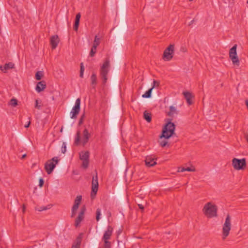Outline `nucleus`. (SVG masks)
Returning <instances> with one entry per match:
<instances>
[{"instance_id":"f257e3e1","label":"nucleus","mask_w":248,"mask_h":248,"mask_svg":"<svg viewBox=\"0 0 248 248\" xmlns=\"http://www.w3.org/2000/svg\"><path fill=\"white\" fill-rule=\"evenodd\" d=\"M113 232V229L111 226H108L103 234L102 238L103 244L100 243L99 248H111V244L109 240L110 239Z\"/></svg>"},{"instance_id":"f03ea898","label":"nucleus","mask_w":248,"mask_h":248,"mask_svg":"<svg viewBox=\"0 0 248 248\" xmlns=\"http://www.w3.org/2000/svg\"><path fill=\"white\" fill-rule=\"evenodd\" d=\"M217 206L210 202L206 203L202 209L203 214L209 218L217 217Z\"/></svg>"},{"instance_id":"7ed1b4c3","label":"nucleus","mask_w":248,"mask_h":248,"mask_svg":"<svg viewBox=\"0 0 248 248\" xmlns=\"http://www.w3.org/2000/svg\"><path fill=\"white\" fill-rule=\"evenodd\" d=\"M110 69V61L106 59L100 69V75L103 80V84H105L108 79V74Z\"/></svg>"},{"instance_id":"20e7f679","label":"nucleus","mask_w":248,"mask_h":248,"mask_svg":"<svg viewBox=\"0 0 248 248\" xmlns=\"http://www.w3.org/2000/svg\"><path fill=\"white\" fill-rule=\"evenodd\" d=\"M175 128V124L170 121H168L164 127L162 136L160 137L169 138L173 134Z\"/></svg>"},{"instance_id":"39448f33","label":"nucleus","mask_w":248,"mask_h":248,"mask_svg":"<svg viewBox=\"0 0 248 248\" xmlns=\"http://www.w3.org/2000/svg\"><path fill=\"white\" fill-rule=\"evenodd\" d=\"M231 229V218L228 214L222 226V238L225 239L229 234Z\"/></svg>"},{"instance_id":"423d86ee","label":"nucleus","mask_w":248,"mask_h":248,"mask_svg":"<svg viewBox=\"0 0 248 248\" xmlns=\"http://www.w3.org/2000/svg\"><path fill=\"white\" fill-rule=\"evenodd\" d=\"M59 159L58 157L55 156L51 160H48L45 164V169L48 174H50L53 170L56 165L58 163Z\"/></svg>"},{"instance_id":"0eeeda50","label":"nucleus","mask_w":248,"mask_h":248,"mask_svg":"<svg viewBox=\"0 0 248 248\" xmlns=\"http://www.w3.org/2000/svg\"><path fill=\"white\" fill-rule=\"evenodd\" d=\"M237 45H234L230 50L229 57L232 61V64L238 66L240 61L237 55Z\"/></svg>"},{"instance_id":"6e6552de","label":"nucleus","mask_w":248,"mask_h":248,"mask_svg":"<svg viewBox=\"0 0 248 248\" xmlns=\"http://www.w3.org/2000/svg\"><path fill=\"white\" fill-rule=\"evenodd\" d=\"M80 99L78 98L76 100L74 106L72 108L70 113V117L71 119H76L78 114L79 113L80 109Z\"/></svg>"},{"instance_id":"1a4fd4ad","label":"nucleus","mask_w":248,"mask_h":248,"mask_svg":"<svg viewBox=\"0 0 248 248\" xmlns=\"http://www.w3.org/2000/svg\"><path fill=\"white\" fill-rule=\"evenodd\" d=\"M232 165L236 170H243L244 167L246 166V159L245 158L239 159L234 158L232 160Z\"/></svg>"},{"instance_id":"9d476101","label":"nucleus","mask_w":248,"mask_h":248,"mask_svg":"<svg viewBox=\"0 0 248 248\" xmlns=\"http://www.w3.org/2000/svg\"><path fill=\"white\" fill-rule=\"evenodd\" d=\"M174 46L170 45L164 51L163 53V59L167 61H170L172 58V54L174 52Z\"/></svg>"},{"instance_id":"9b49d317","label":"nucleus","mask_w":248,"mask_h":248,"mask_svg":"<svg viewBox=\"0 0 248 248\" xmlns=\"http://www.w3.org/2000/svg\"><path fill=\"white\" fill-rule=\"evenodd\" d=\"M89 152L88 151L82 152L80 154V159L82 161V166L86 169L89 165Z\"/></svg>"},{"instance_id":"f8f14e48","label":"nucleus","mask_w":248,"mask_h":248,"mask_svg":"<svg viewBox=\"0 0 248 248\" xmlns=\"http://www.w3.org/2000/svg\"><path fill=\"white\" fill-rule=\"evenodd\" d=\"M156 159L152 155H148L145 159V165L148 167H151L156 164Z\"/></svg>"},{"instance_id":"ddd939ff","label":"nucleus","mask_w":248,"mask_h":248,"mask_svg":"<svg viewBox=\"0 0 248 248\" xmlns=\"http://www.w3.org/2000/svg\"><path fill=\"white\" fill-rule=\"evenodd\" d=\"M98 179L97 176H93V181H92V192H91V197L92 198H93L98 190Z\"/></svg>"},{"instance_id":"4468645a","label":"nucleus","mask_w":248,"mask_h":248,"mask_svg":"<svg viewBox=\"0 0 248 248\" xmlns=\"http://www.w3.org/2000/svg\"><path fill=\"white\" fill-rule=\"evenodd\" d=\"M86 209L85 207H82L80 210V211L78 215V217L76 219L75 221V226L78 227L79 224L80 223L81 221L83 220L84 218V215Z\"/></svg>"},{"instance_id":"2eb2a0df","label":"nucleus","mask_w":248,"mask_h":248,"mask_svg":"<svg viewBox=\"0 0 248 248\" xmlns=\"http://www.w3.org/2000/svg\"><path fill=\"white\" fill-rule=\"evenodd\" d=\"M59 43V39L58 36L56 35L52 36L50 38V44L52 49H55Z\"/></svg>"},{"instance_id":"dca6fc26","label":"nucleus","mask_w":248,"mask_h":248,"mask_svg":"<svg viewBox=\"0 0 248 248\" xmlns=\"http://www.w3.org/2000/svg\"><path fill=\"white\" fill-rule=\"evenodd\" d=\"M90 138V134L87 129H85L83 132V137L81 139V142L83 144H86Z\"/></svg>"},{"instance_id":"f3484780","label":"nucleus","mask_w":248,"mask_h":248,"mask_svg":"<svg viewBox=\"0 0 248 248\" xmlns=\"http://www.w3.org/2000/svg\"><path fill=\"white\" fill-rule=\"evenodd\" d=\"M46 87V84L44 81L39 82L35 88L36 91L38 93H40L43 91Z\"/></svg>"},{"instance_id":"a211bd4d","label":"nucleus","mask_w":248,"mask_h":248,"mask_svg":"<svg viewBox=\"0 0 248 248\" xmlns=\"http://www.w3.org/2000/svg\"><path fill=\"white\" fill-rule=\"evenodd\" d=\"M14 64L12 62H9L8 63H6L4 66H0V69L3 72H6L7 70L12 69L14 68Z\"/></svg>"},{"instance_id":"6ab92c4d","label":"nucleus","mask_w":248,"mask_h":248,"mask_svg":"<svg viewBox=\"0 0 248 248\" xmlns=\"http://www.w3.org/2000/svg\"><path fill=\"white\" fill-rule=\"evenodd\" d=\"M183 94L186 100V102H187V104L188 105L192 104V101L191 99L192 96L191 93L188 91H185L183 93Z\"/></svg>"},{"instance_id":"aec40b11","label":"nucleus","mask_w":248,"mask_h":248,"mask_svg":"<svg viewBox=\"0 0 248 248\" xmlns=\"http://www.w3.org/2000/svg\"><path fill=\"white\" fill-rule=\"evenodd\" d=\"M80 17H81V15H80V13L77 14L76 16V19H75V24H74V29L75 31H77L78 29L79 24V21H80Z\"/></svg>"},{"instance_id":"412c9836","label":"nucleus","mask_w":248,"mask_h":248,"mask_svg":"<svg viewBox=\"0 0 248 248\" xmlns=\"http://www.w3.org/2000/svg\"><path fill=\"white\" fill-rule=\"evenodd\" d=\"M195 170V169L194 168L187 167L186 168H185L179 167L178 168L177 172H184L185 171H194Z\"/></svg>"},{"instance_id":"4be33fe9","label":"nucleus","mask_w":248,"mask_h":248,"mask_svg":"<svg viewBox=\"0 0 248 248\" xmlns=\"http://www.w3.org/2000/svg\"><path fill=\"white\" fill-rule=\"evenodd\" d=\"M178 113V111L175 107L173 106H170V111L168 112V115L170 116H172L174 114H177Z\"/></svg>"},{"instance_id":"5701e85b","label":"nucleus","mask_w":248,"mask_h":248,"mask_svg":"<svg viewBox=\"0 0 248 248\" xmlns=\"http://www.w3.org/2000/svg\"><path fill=\"white\" fill-rule=\"evenodd\" d=\"M144 118L148 122H150L152 120L151 114L148 112L147 111H145L143 114Z\"/></svg>"},{"instance_id":"b1692460","label":"nucleus","mask_w":248,"mask_h":248,"mask_svg":"<svg viewBox=\"0 0 248 248\" xmlns=\"http://www.w3.org/2000/svg\"><path fill=\"white\" fill-rule=\"evenodd\" d=\"M91 84L94 88L96 84V75L95 74L93 73L91 77Z\"/></svg>"},{"instance_id":"393cba45","label":"nucleus","mask_w":248,"mask_h":248,"mask_svg":"<svg viewBox=\"0 0 248 248\" xmlns=\"http://www.w3.org/2000/svg\"><path fill=\"white\" fill-rule=\"evenodd\" d=\"M153 88H151L149 90L146 91L144 94L142 95L143 98H150L151 96Z\"/></svg>"},{"instance_id":"a878e982","label":"nucleus","mask_w":248,"mask_h":248,"mask_svg":"<svg viewBox=\"0 0 248 248\" xmlns=\"http://www.w3.org/2000/svg\"><path fill=\"white\" fill-rule=\"evenodd\" d=\"M81 200L82 196L80 195L78 196L75 200L74 204L79 206L81 202Z\"/></svg>"},{"instance_id":"bb28decb","label":"nucleus","mask_w":248,"mask_h":248,"mask_svg":"<svg viewBox=\"0 0 248 248\" xmlns=\"http://www.w3.org/2000/svg\"><path fill=\"white\" fill-rule=\"evenodd\" d=\"M100 44V38L98 36L96 35L94 37L93 46H97Z\"/></svg>"},{"instance_id":"cd10ccee","label":"nucleus","mask_w":248,"mask_h":248,"mask_svg":"<svg viewBox=\"0 0 248 248\" xmlns=\"http://www.w3.org/2000/svg\"><path fill=\"white\" fill-rule=\"evenodd\" d=\"M96 47H97L96 46H93L91 48V50L90 51V55L91 57H93L95 55V54L96 52Z\"/></svg>"},{"instance_id":"c85d7f7f","label":"nucleus","mask_w":248,"mask_h":248,"mask_svg":"<svg viewBox=\"0 0 248 248\" xmlns=\"http://www.w3.org/2000/svg\"><path fill=\"white\" fill-rule=\"evenodd\" d=\"M43 75V72L38 71L35 74V78L37 80H40Z\"/></svg>"},{"instance_id":"c756f323","label":"nucleus","mask_w":248,"mask_h":248,"mask_svg":"<svg viewBox=\"0 0 248 248\" xmlns=\"http://www.w3.org/2000/svg\"><path fill=\"white\" fill-rule=\"evenodd\" d=\"M79 140H80V133L79 131H78L77 132L76 137H75V143L76 145L78 144Z\"/></svg>"},{"instance_id":"7c9ffc66","label":"nucleus","mask_w":248,"mask_h":248,"mask_svg":"<svg viewBox=\"0 0 248 248\" xmlns=\"http://www.w3.org/2000/svg\"><path fill=\"white\" fill-rule=\"evenodd\" d=\"M96 219L97 221H99L100 219V217L101 216V210L99 208L97 209L96 212Z\"/></svg>"},{"instance_id":"2f4dec72","label":"nucleus","mask_w":248,"mask_h":248,"mask_svg":"<svg viewBox=\"0 0 248 248\" xmlns=\"http://www.w3.org/2000/svg\"><path fill=\"white\" fill-rule=\"evenodd\" d=\"M66 152V145L65 142H63L62 146V152L64 154Z\"/></svg>"},{"instance_id":"473e14b6","label":"nucleus","mask_w":248,"mask_h":248,"mask_svg":"<svg viewBox=\"0 0 248 248\" xmlns=\"http://www.w3.org/2000/svg\"><path fill=\"white\" fill-rule=\"evenodd\" d=\"M10 104L12 106L15 107L17 104L16 99H12L10 101Z\"/></svg>"},{"instance_id":"72a5a7b5","label":"nucleus","mask_w":248,"mask_h":248,"mask_svg":"<svg viewBox=\"0 0 248 248\" xmlns=\"http://www.w3.org/2000/svg\"><path fill=\"white\" fill-rule=\"evenodd\" d=\"M159 85V83L158 81L154 80L153 82V85H152V88H153V89L155 87L158 86Z\"/></svg>"},{"instance_id":"f704fd0d","label":"nucleus","mask_w":248,"mask_h":248,"mask_svg":"<svg viewBox=\"0 0 248 248\" xmlns=\"http://www.w3.org/2000/svg\"><path fill=\"white\" fill-rule=\"evenodd\" d=\"M35 108L39 109L41 108V105H39L38 103V100H35Z\"/></svg>"},{"instance_id":"c9c22d12","label":"nucleus","mask_w":248,"mask_h":248,"mask_svg":"<svg viewBox=\"0 0 248 248\" xmlns=\"http://www.w3.org/2000/svg\"><path fill=\"white\" fill-rule=\"evenodd\" d=\"M84 116H85V115L84 114L81 117V118L79 121V124H82V123L83 122V119H84Z\"/></svg>"},{"instance_id":"e433bc0d","label":"nucleus","mask_w":248,"mask_h":248,"mask_svg":"<svg viewBox=\"0 0 248 248\" xmlns=\"http://www.w3.org/2000/svg\"><path fill=\"white\" fill-rule=\"evenodd\" d=\"M44 180L42 179V178H40L39 179V186L40 187H42L44 184Z\"/></svg>"},{"instance_id":"4c0bfd02","label":"nucleus","mask_w":248,"mask_h":248,"mask_svg":"<svg viewBox=\"0 0 248 248\" xmlns=\"http://www.w3.org/2000/svg\"><path fill=\"white\" fill-rule=\"evenodd\" d=\"M78 207H79L78 205H76V204H74V205L72 207V210H75V211H77V210L78 208Z\"/></svg>"},{"instance_id":"58836bf2","label":"nucleus","mask_w":248,"mask_h":248,"mask_svg":"<svg viewBox=\"0 0 248 248\" xmlns=\"http://www.w3.org/2000/svg\"><path fill=\"white\" fill-rule=\"evenodd\" d=\"M167 144V142L166 141H162L160 142V144L162 147L165 146Z\"/></svg>"},{"instance_id":"ea45409f","label":"nucleus","mask_w":248,"mask_h":248,"mask_svg":"<svg viewBox=\"0 0 248 248\" xmlns=\"http://www.w3.org/2000/svg\"><path fill=\"white\" fill-rule=\"evenodd\" d=\"M47 208L46 207H40L39 209H38V211H44V210H46Z\"/></svg>"},{"instance_id":"a19ab883","label":"nucleus","mask_w":248,"mask_h":248,"mask_svg":"<svg viewBox=\"0 0 248 248\" xmlns=\"http://www.w3.org/2000/svg\"><path fill=\"white\" fill-rule=\"evenodd\" d=\"M80 244H76V245H74L72 246V248H79Z\"/></svg>"},{"instance_id":"79ce46f5","label":"nucleus","mask_w":248,"mask_h":248,"mask_svg":"<svg viewBox=\"0 0 248 248\" xmlns=\"http://www.w3.org/2000/svg\"><path fill=\"white\" fill-rule=\"evenodd\" d=\"M80 71H83V72L84 71V66H83V63H80Z\"/></svg>"},{"instance_id":"37998d69","label":"nucleus","mask_w":248,"mask_h":248,"mask_svg":"<svg viewBox=\"0 0 248 248\" xmlns=\"http://www.w3.org/2000/svg\"><path fill=\"white\" fill-rule=\"evenodd\" d=\"M76 214V211L72 210L71 217H74Z\"/></svg>"},{"instance_id":"c03bdc74","label":"nucleus","mask_w":248,"mask_h":248,"mask_svg":"<svg viewBox=\"0 0 248 248\" xmlns=\"http://www.w3.org/2000/svg\"><path fill=\"white\" fill-rule=\"evenodd\" d=\"M138 206L139 207V208L142 210H143L144 209V206L142 204H138Z\"/></svg>"},{"instance_id":"a18cd8bd","label":"nucleus","mask_w":248,"mask_h":248,"mask_svg":"<svg viewBox=\"0 0 248 248\" xmlns=\"http://www.w3.org/2000/svg\"><path fill=\"white\" fill-rule=\"evenodd\" d=\"M30 124H31V122L29 121L28 122L27 124H25V126H25V127H26V128H28V127H29V126H30Z\"/></svg>"},{"instance_id":"49530a36","label":"nucleus","mask_w":248,"mask_h":248,"mask_svg":"<svg viewBox=\"0 0 248 248\" xmlns=\"http://www.w3.org/2000/svg\"><path fill=\"white\" fill-rule=\"evenodd\" d=\"M83 73H84V72L80 71V77L81 78H83Z\"/></svg>"},{"instance_id":"de8ad7c7","label":"nucleus","mask_w":248,"mask_h":248,"mask_svg":"<svg viewBox=\"0 0 248 248\" xmlns=\"http://www.w3.org/2000/svg\"><path fill=\"white\" fill-rule=\"evenodd\" d=\"M26 155L25 154V155H22V158H24V157L26 156Z\"/></svg>"},{"instance_id":"09e8293b","label":"nucleus","mask_w":248,"mask_h":248,"mask_svg":"<svg viewBox=\"0 0 248 248\" xmlns=\"http://www.w3.org/2000/svg\"><path fill=\"white\" fill-rule=\"evenodd\" d=\"M23 211H24V210H25V208H24V207L23 208Z\"/></svg>"},{"instance_id":"8fccbe9b","label":"nucleus","mask_w":248,"mask_h":248,"mask_svg":"<svg viewBox=\"0 0 248 248\" xmlns=\"http://www.w3.org/2000/svg\"><path fill=\"white\" fill-rule=\"evenodd\" d=\"M189 1H193V0H189Z\"/></svg>"},{"instance_id":"3c124183","label":"nucleus","mask_w":248,"mask_h":248,"mask_svg":"<svg viewBox=\"0 0 248 248\" xmlns=\"http://www.w3.org/2000/svg\"><path fill=\"white\" fill-rule=\"evenodd\" d=\"M247 3L248 4V0H247Z\"/></svg>"}]
</instances>
